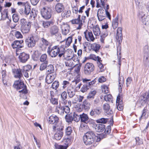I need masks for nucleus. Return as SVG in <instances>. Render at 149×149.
I'll return each mask as SVG.
<instances>
[{
	"instance_id": "f257e3e1",
	"label": "nucleus",
	"mask_w": 149,
	"mask_h": 149,
	"mask_svg": "<svg viewBox=\"0 0 149 149\" xmlns=\"http://www.w3.org/2000/svg\"><path fill=\"white\" fill-rule=\"evenodd\" d=\"M66 52L63 46H55L51 48L49 47L47 50L48 54L52 57H55L58 55L60 58L62 56L65 57Z\"/></svg>"
},
{
	"instance_id": "f03ea898",
	"label": "nucleus",
	"mask_w": 149,
	"mask_h": 149,
	"mask_svg": "<svg viewBox=\"0 0 149 149\" xmlns=\"http://www.w3.org/2000/svg\"><path fill=\"white\" fill-rule=\"evenodd\" d=\"M98 137L93 132H86L83 136V141L86 145H90L95 142Z\"/></svg>"
},
{
	"instance_id": "7ed1b4c3",
	"label": "nucleus",
	"mask_w": 149,
	"mask_h": 149,
	"mask_svg": "<svg viewBox=\"0 0 149 149\" xmlns=\"http://www.w3.org/2000/svg\"><path fill=\"white\" fill-rule=\"evenodd\" d=\"M13 86L17 90H19V93L26 94L28 93L26 86L20 80L15 81Z\"/></svg>"
},
{
	"instance_id": "20e7f679",
	"label": "nucleus",
	"mask_w": 149,
	"mask_h": 149,
	"mask_svg": "<svg viewBox=\"0 0 149 149\" xmlns=\"http://www.w3.org/2000/svg\"><path fill=\"white\" fill-rule=\"evenodd\" d=\"M20 24L21 25V31L23 33H28L31 27V23L27 22L26 19H21L20 21Z\"/></svg>"
},
{
	"instance_id": "39448f33",
	"label": "nucleus",
	"mask_w": 149,
	"mask_h": 149,
	"mask_svg": "<svg viewBox=\"0 0 149 149\" xmlns=\"http://www.w3.org/2000/svg\"><path fill=\"white\" fill-rule=\"evenodd\" d=\"M51 10L50 8L47 7H44L41 11L42 16L46 19H49L52 16Z\"/></svg>"
},
{
	"instance_id": "423d86ee",
	"label": "nucleus",
	"mask_w": 149,
	"mask_h": 149,
	"mask_svg": "<svg viewBox=\"0 0 149 149\" xmlns=\"http://www.w3.org/2000/svg\"><path fill=\"white\" fill-rule=\"evenodd\" d=\"M94 69L93 64L90 63H87L84 65V73L86 75H89Z\"/></svg>"
},
{
	"instance_id": "0eeeda50",
	"label": "nucleus",
	"mask_w": 149,
	"mask_h": 149,
	"mask_svg": "<svg viewBox=\"0 0 149 149\" xmlns=\"http://www.w3.org/2000/svg\"><path fill=\"white\" fill-rule=\"evenodd\" d=\"M25 42L27 46L29 48L34 47L36 44L35 37L32 36H29L25 40Z\"/></svg>"
},
{
	"instance_id": "6e6552de",
	"label": "nucleus",
	"mask_w": 149,
	"mask_h": 149,
	"mask_svg": "<svg viewBox=\"0 0 149 149\" xmlns=\"http://www.w3.org/2000/svg\"><path fill=\"white\" fill-rule=\"evenodd\" d=\"M31 11L30 6L28 5H26L19 9V12L22 15H28Z\"/></svg>"
},
{
	"instance_id": "1a4fd4ad",
	"label": "nucleus",
	"mask_w": 149,
	"mask_h": 149,
	"mask_svg": "<svg viewBox=\"0 0 149 149\" xmlns=\"http://www.w3.org/2000/svg\"><path fill=\"white\" fill-rule=\"evenodd\" d=\"M149 100V91L143 94L139 98L140 103L143 105Z\"/></svg>"
},
{
	"instance_id": "9d476101",
	"label": "nucleus",
	"mask_w": 149,
	"mask_h": 149,
	"mask_svg": "<svg viewBox=\"0 0 149 149\" xmlns=\"http://www.w3.org/2000/svg\"><path fill=\"white\" fill-rule=\"evenodd\" d=\"M62 30V33L64 35H66L69 32L70 27L66 23L62 22L60 24Z\"/></svg>"
},
{
	"instance_id": "9b49d317",
	"label": "nucleus",
	"mask_w": 149,
	"mask_h": 149,
	"mask_svg": "<svg viewBox=\"0 0 149 149\" xmlns=\"http://www.w3.org/2000/svg\"><path fill=\"white\" fill-rule=\"evenodd\" d=\"M12 72L15 77L18 78L19 80L23 77V74L20 69H13L12 70Z\"/></svg>"
},
{
	"instance_id": "f8f14e48",
	"label": "nucleus",
	"mask_w": 149,
	"mask_h": 149,
	"mask_svg": "<svg viewBox=\"0 0 149 149\" xmlns=\"http://www.w3.org/2000/svg\"><path fill=\"white\" fill-rule=\"evenodd\" d=\"M80 15H79L77 19H73L71 21L72 24H76L78 25V26L76 28L77 30L81 29L83 25V21L80 20Z\"/></svg>"
},
{
	"instance_id": "ddd939ff",
	"label": "nucleus",
	"mask_w": 149,
	"mask_h": 149,
	"mask_svg": "<svg viewBox=\"0 0 149 149\" xmlns=\"http://www.w3.org/2000/svg\"><path fill=\"white\" fill-rule=\"evenodd\" d=\"M56 76V72L48 74L45 79L46 82L48 84H51L54 80Z\"/></svg>"
},
{
	"instance_id": "4468645a",
	"label": "nucleus",
	"mask_w": 149,
	"mask_h": 149,
	"mask_svg": "<svg viewBox=\"0 0 149 149\" xmlns=\"http://www.w3.org/2000/svg\"><path fill=\"white\" fill-rule=\"evenodd\" d=\"M29 55L24 52L20 53L19 58L20 62L24 63L26 62L29 58Z\"/></svg>"
},
{
	"instance_id": "2eb2a0df",
	"label": "nucleus",
	"mask_w": 149,
	"mask_h": 149,
	"mask_svg": "<svg viewBox=\"0 0 149 149\" xmlns=\"http://www.w3.org/2000/svg\"><path fill=\"white\" fill-rule=\"evenodd\" d=\"M97 16L100 21L106 18V16L104 10L102 9H98L97 12Z\"/></svg>"
},
{
	"instance_id": "dca6fc26",
	"label": "nucleus",
	"mask_w": 149,
	"mask_h": 149,
	"mask_svg": "<svg viewBox=\"0 0 149 149\" xmlns=\"http://www.w3.org/2000/svg\"><path fill=\"white\" fill-rule=\"evenodd\" d=\"M85 38L89 42H93L95 38L91 31H87L84 33Z\"/></svg>"
},
{
	"instance_id": "f3484780",
	"label": "nucleus",
	"mask_w": 149,
	"mask_h": 149,
	"mask_svg": "<svg viewBox=\"0 0 149 149\" xmlns=\"http://www.w3.org/2000/svg\"><path fill=\"white\" fill-rule=\"evenodd\" d=\"M122 30V29L120 27H118L117 29L116 38L119 44H120V42H122L123 39Z\"/></svg>"
},
{
	"instance_id": "a211bd4d",
	"label": "nucleus",
	"mask_w": 149,
	"mask_h": 149,
	"mask_svg": "<svg viewBox=\"0 0 149 149\" xmlns=\"http://www.w3.org/2000/svg\"><path fill=\"white\" fill-rule=\"evenodd\" d=\"M23 40L18 41L16 40L14 41L11 44V46L12 47L14 48H20L23 47Z\"/></svg>"
},
{
	"instance_id": "6ab92c4d",
	"label": "nucleus",
	"mask_w": 149,
	"mask_h": 149,
	"mask_svg": "<svg viewBox=\"0 0 149 149\" xmlns=\"http://www.w3.org/2000/svg\"><path fill=\"white\" fill-rule=\"evenodd\" d=\"M102 109L100 107H97L92 109L90 112V115L91 116H95L96 115H99L101 113Z\"/></svg>"
},
{
	"instance_id": "aec40b11",
	"label": "nucleus",
	"mask_w": 149,
	"mask_h": 149,
	"mask_svg": "<svg viewBox=\"0 0 149 149\" xmlns=\"http://www.w3.org/2000/svg\"><path fill=\"white\" fill-rule=\"evenodd\" d=\"M40 24L45 29H47L49 26L54 25V22L52 20L41 21Z\"/></svg>"
},
{
	"instance_id": "412c9836",
	"label": "nucleus",
	"mask_w": 149,
	"mask_h": 149,
	"mask_svg": "<svg viewBox=\"0 0 149 149\" xmlns=\"http://www.w3.org/2000/svg\"><path fill=\"white\" fill-rule=\"evenodd\" d=\"M80 121L85 124H87L90 121V119L88 115L85 113L80 114Z\"/></svg>"
},
{
	"instance_id": "4be33fe9",
	"label": "nucleus",
	"mask_w": 149,
	"mask_h": 149,
	"mask_svg": "<svg viewBox=\"0 0 149 149\" xmlns=\"http://www.w3.org/2000/svg\"><path fill=\"white\" fill-rule=\"evenodd\" d=\"M59 31L58 27L55 25L51 26L49 29V32L52 36L56 35Z\"/></svg>"
},
{
	"instance_id": "5701e85b",
	"label": "nucleus",
	"mask_w": 149,
	"mask_h": 149,
	"mask_svg": "<svg viewBox=\"0 0 149 149\" xmlns=\"http://www.w3.org/2000/svg\"><path fill=\"white\" fill-rule=\"evenodd\" d=\"M67 92L68 97L70 98H72L75 95V91L74 89L72 87L70 86L67 88Z\"/></svg>"
},
{
	"instance_id": "b1692460",
	"label": "nucleus",
	"mask_w": 149,
	"mask_h": 149,
	"mask_svg": "<svg viewBox=\"0 0 149 149\" xmlns=\"http://www.w3.org/2000/svg\"><path fill=\"white\" fill-rule=\"evenodd\" d=\"M58 118L56 115L50 116L48 119L49 122L52 124H56L58 121Z\"/></svg>"
},
{
	"instance_id": "393cba45",
	"label": "nucleus",
	"mask_w": 149,
	"mask_h": 149,
	"mask_svg": "<svg viewBox=\"0 0 149 149\" xmlns=\"http://www.w3.org/2000/svg\"><path fill=\"white\" fill-rule=\"evenodd\" d=\"M64 8L62 3H58L55 6V9L57 13H60L63 12Z\"/></svg>"
},
{
	"instance_id": "a878e982",
	"label": "nucleus",
	"mask_w": 149,
	"mask_h": 149,
	"mask_svg": "<svg viewBox=\"0 0 149 149\" xmlns=\"http://www.w3.org/2000/svg\"><path fill=\"white\" fill-rule=\"evenodd\" d=\"M103 109L107 114H111L113 113V111L111 109L108 104L105 103L103 106Z\"/></svg>"
},
{
	"instance_id": "bb28decb",
	"label": "nucleus",
	"mask_w": 149,
	"mask_h": 149,
	"mask_svg": "<svg viewBox=\"0 0 149 149\" xmlns=\"http://www.w3.org/2000/svg\"><path fill=\"white\" fill-rule=\"evenodd\" d=\"M92 30L95 36H98L100 35L101 31L98 25L93 26L92 28Z\"/></svg>"
},
{
	"instance_id": "cd10ccee",
	"label": "nucleus",
	"mask_w": 149,
	"mask_h": 149,
	"mask_svg": "<svg viewBox=\"0 0 149 149\" xmlns=\"http://www.w3.org/2000/svg\"><path fill=\"white\" fill-rule=\"evenodd\" d=\"M120 96L118 95L116 101V106L118 110L121 111L123 109V106L122 104V102L120 101Z\"/></svg>"
},
{
	"instance_id": "c85d7f7f",
	"label": "nucleus",
	"mask_w": 149,
	"mask_h": 149,
	"mask_svg": "<svg viewBox=\"0 0 149 149\" xmlns=\"http://www.w3.org/2000/svg\"><path fill=\"white\" fill-rule=\"evenodd\" d=\"M67 94L66 91H64L62 93L61 95V102L64 104H66L67 103V100L66 99L67 98Z\"/></svg>"
},
{
	"instance_id": "c756f323",
	"label": "nucleus",
	"mask_w": 149,
	"mask_h": 149,
	"mask_svg": "<svg viewBox=\"0 0 149 149\" xmlns=\"http://www.w3.org/2000/svg\"><path fill=\"white\" fill-rule=\"evenodd\" d=\"M105 128V126L103 124L96 125L95 129L97 132H101L103 131Z\"/></svg>"
},
{
	"instance_id": "7c9ffc66",
	"label": "nucleus",
	"mask_w": 149,
	"mask_h": 149,
	"mask_svg": "<svg viewBox=\"0 0 149 149\" xmlns=\"http://www.w3.org/2000/svg\"><path fill=\"white\" fill-rule=\"evenodd\" d=\"M82 107L84 110H88L90 108V103L85 100L83 102Z\"/></svg>"
},
{
	"instance_id": "2f4dec72",
	"label": "nucleus",
	"mask_w": 149,
	"mask_h": 149,
	"mask_svg": "<svg viewBox=\"0 0 149 149\" xmlns=\"http://www.w3.org/2000/svg\"><path fill=\"white\" fill-rule=\"evenodd\" d=\"M72 38L71 36H70L66 40H65V45L63 44L61 45V46H63L64 47V48L65 50V48L67 47H68L70 45V44L72 42Z\"/></svg>"
},
{
	"instance_id": "473e14b6",
	"label": "nucleus",
	"mask_w": 149,
	"mask_h": 149,
	"mask_svg": "<svg viewBox=\"0 0 149 149\" xmlns=\"http://www.w3.org/2000/svg\"><path fill=\"white\" fill-rule=\"evenodd\" d=\"M73 140V138L72 136H70L68 137L65 138L63 140V142L65 144L66 146H68V145L70 144Z\"/></svg>"
},
{
	"instance_id": "72a5a7b5",
	"label": "nucleus",
	"mask_w": 149,
	"mask_h": 149,
	"mask_svg": "<svg viewBox=\"0 0 149 149\" xmlns=\"http://www.w3.org/2000/svg\"><path fill=\"white\" fill-rule=\"evenodd\" d=\"M63 132L59 131H57L56 133L54 134L55 138L57 140H60L63 136Z\"/></svg>"
},
{
	"instance_id": "f704fd0d",
	"label": "nucleus",
	"mask_w": 149,
	"mask_h": 149,
	"mask_svg": "<svg viewBox=\"0 0 149 149\" xmlns=\"http://www.w3.org/2000/svg\"><path fill=\"white\" fill-rule=\"evenodd\" d=\"M100 47L99 44L95 43L92 44L91 46V48L97 53L99 52Z\"/></svg>"
},
{
	"instance_id": "c9c22d12",
	"label": "nucleus",
	"mask_w": 149,
	"mask_h": 149,
	"mask_svg": "<svg viewBox=\"0 0 149 149\" xmlns=\"http://www.w3.org/2000/svg\"><path fill=\"white\" fill-rule=\"evenodd\" d=\"M46 70L47 72V74L55 72H54V68L52 65L50 64L47 66Z\"/></svg>"
},
{
	"instance_id": "e433bc0d",
	"label": "nucleus",
	"mask_w": 149,
	"mask_h": 149,
	"mask_svg": "<svg viewBox=\"0 0 149 149\" xmlns=\"http://www.w3.org/2000/svg\"><path fill=\"white\" fill-rule=\"evenodd\" d=\"M65 65L67 66L71 67V68L74 67L76 65L77 63H74V62H72V60H67L65 62Z\"/></svg>"
},
{
	"instance_id": "4c0bfd02",
	"label": "nucleus",
	"mask_w": 149,
	"mask_h": 149,
	"mask_svg": "<svg viewBox=\"0 0 149 149\" xmlns=\"http://www.w3.org/2000/svg\"><path fill=\"white\" fill-rule=\"evenodd\" d=\"M38 14L37 10L33 8L31 10V11L30 13V19H34L37 16Z\"/></svg>"
},
{
	"instance_id": "58836bf2",
	"label": "nucleus",
	"mask_w": 149,
	"mask_h": 149,
	"mask_svg": "<svg viewBox=\"0 0 149 149\" xmlns=\"http://www.w3.org/2000/svg\"><path fill=\"white\" fill-rule=\"evenodd\" d=\"M148 105L149 107V104ZM149 113V111L147 109V107H144L143 110V112L142 115L141 117V118L142 117H144L145 118L148 117Z\"/></svg>"
},
{
	"instance_id": "ea45409f",
	"label": "nucleus",
	"mask_w": 149,
	"mask_h": 149,
	"mask_svg": "<svg viewBox=\"0 0 149 149\" xmlns=\"http://www.w3.org/2000/svg\"><path fill=\"white\" fill-rule=\"evenodd\" d=\"M64 108L63 106H59L56 107V111L60 115H63L64 114Z\"/></svg>"
},
{
	"instance_id": "a19ab883",
	"label": "nucleus",
	"mask_w": 149,
	"mask_h": 149,
	"mask_svg": "<svg viewBox=\"0 0 149 149\" xmlns=\"http://www.w3.org/2000/svg\"><path fill=\"white\" fill-rule=\"evenodd\" d=\"M118 18L116 17L113 21L112 26L114 29H116L118 25Z\"/></svg>"
},
{
	"instance_id": "79ce46f5",
	"label": "nucleus",
	"mask_w": 149,
	"mask_h": 149,
	"mask_svg": "<svg viewBox=\"0 0 149 149\" xmlns=\"http://www.w3.org/2000/svg\"><path fill=\"white\" fill-rule=\"evenodd\" d=\"M108 120V119L107 118H101L96 120L95 121L97 123L104 124L106 123Z\"/></svg>"
},
{
	"instance_id": "37998d69",
	"label": "nucleus",
	"mask_w": 149,
	"mask_h": 149,
	"mask_svg": "<svg viewBox=\"0 0 149 149\" xmlns=\"http://www.w3.org/2000/svg\"><path fill=\"white\" fill-rule=\"evenodd\" d=\"M119 91H120H120H121V89L123 86V84L124 83V78L123 76L120 77L119 79Z\"/></svg>"
},
{
	"instance_id": "c03bdc74",
	"label": "nucleus",
	"mask_w": 149,
	"mask_h": 149,
	"mask_svg": "<svg viewBox=\"0 0 149 149\" xmlns=\"http://www.w3.org/2000/svg\"><path fill=\"white\" fill-rule=\"evenodd\" d=\"M96 93V91L95 90H92L88 94V95L87 96V98L88 99L93 98Z\"/></svg>"
},
{
	"instance_id": "a18cd8bd",
	"label": "nucleus",
	"mask_w": 149,
	"mask_h": 149,
	"mask_svg": "<svg viewBox=\"0 0 149 149\" xmlns=\"http://www.w3.org/2000/svg\"><path fill=\"white\" fill-rule=\"evenodd\" d=\"M73 120L76 122H78L80 119V114L78 115L74 113L73 114Z\"/></svg>"
},
{
	"instance_id": "49530a36",
	"label": "nucleus",
	"mask_w": 149,
	"mask_h": 149,
	"mask_svg": "<svg viewBox=\"0 0 149 149\" xmlns=\"http://www.w3.org/2000/svg\"><path fill=\"white\" fill-rule=\"evenodd\" d=\"M108 35V33L106 31L104 33H102L100 36V41L102 43L104 42V40L106 37Z\"/></svg>"
},
{
	"instance_id": "de8ad7c7",
	"label": "nucleus",
	"mask_w": 149,
	"mask_h": 149,
	"mask_svg": "<svg viewBox=\"0 0 149 149\" xmlns=\"http://www.w3.org/2000/svg\"><path fill=\"white\" fill-rule=\"evenodd\" d=\"M56 128L57 131H59L61 132H63V129L64 128L62 124H59L56 127L54 126L53 127V129L55 130Z\"/></svg>"
},
{
	"instance_id": "09e8293b",
	"label": "nucleus",
	"mask_w": 149,
	"mask_h": 149,
	"mask_svg": "<svg viewBox=\"0 0 149 149\" xmlns=\"http://www.w3.org/2000/svg\"><path fill=\"white\" fill-rule=\"evenodd\" d=\"M71 14V12L70 10L67 11H65L61 14L62 17H63L64 18H67L69 17Z\"/></svg>"
},
{
	"instance_id": "8fccbe9b",
	"label": "nucleus",
	"mask_w": 149,
	"mask_h": 149,
	"mask_svg": "<svg viewBox=\"0 0 149 149\" xmlns=\"http://www.w3.org/2000/svg\"><path fill=\"white\" fill-rule=\"evenodd\" d=\"M89 58L91 59L97 61H101V58L98 56L96 57L95 55L91 54L89 56Z\"/></svg>"
},
{
	"instance_id": "3c124183",
	"label": "nucleus",
	"mask_w": 149,
	"mask_h": 149,
	"mask_svg": "<svg viewBox=\"0 0 149 149\" xmlns=\"http://www.w3.org/2000/svg\"><path fill=\"white\" fill-rule=\"evenodd\" d=\"M66 121L68 122H71L73 120V116L70 114H67L65 116Z\"/></svg>"
},
{
	"instance_id": "603ef678",
	"label": "nucleus",
	"mask_w": 149,
	"mask_h": 149,
	"mask_svg": "<svg viewBox=\"0 0 149 149\" xmlns=\"http://www.w3.org/2000/svg\"><path fill=\"white\" fill-rule=\"evenodd\" d=\"M59 82L58 81H55L52 84V88L53 89L56 90L59 86Z\"/></svg>"
},
{
	"instance_id": "864d4df0",
	"label": "nucleus",
	"mask_w": 149,
	"mask_h": 149,
	"mask_svg": "<svg viewBox=\"0 0 149 149\" xmlns=\"http://www.w3.org/2000/svg\"><path fill=\"white\" fill-rule=\"evenodd\" d=\"M143 53L144 55H149V47L148 45L144 47Z\"/></svg>"
},
{
	"instance_id": "5fc2aeb1",
	"label": "nucleus",
	"mask_w": 149,
	"mask_h": 149,
	"mask_svg": "<svg viewBox=\"0 0 149 149\" xmlns=\"http://www.w3.org/2000/svg\"><path fill=\"white\" fill-rule=\"evenodd\" d=\"M47 56L46 54H42L40 56V61L41 62H45L47 63L46 61Z\"/></svg>"
},
{
	"instance_id": "6e6d98bb",
	"label": "nucleus",
	"mask_w": 149,
	"mask_h": 149,
	"mask_svg": "<svg viewBox=\"0 0 149 149\" xmlns=\"http://www.w3.org/2000/svg\"><path fill=\"white\" fill-rule=\"evenodd\" d=\"M54 146L56 149H67L68 148L67 146L59 145L57 144H55Z\"/></svg>"
},
{
	"instance_id": "4d7b16f0",
	"label": "nucleus",
	"mask_w": 149,
	"mask_h": 149,
	"mask_svg": "<svg viewBox=\"0 0 149 149\" xmlns=\"http://www.w3.org/2000/svg\"><path fill=\"white\" fill-rule=\"evenodd\" d=\"M88 129V126L87 124L82 123L81 124L80 129L81 130H82V132L83 131V130L84 131H86Z\"/></svg>"
},
{
	"instance_id": "13d9d810",
	"label": "nucleus",
	"mask_w": 149,
	"mask_h": 149,
	"mask_svg": "<svg viewBox=\"0 0 149 149\" xmlns=\"http://www.w3.org/2000/svg\"><path fill=\"white\" fill-rule=\"evenodd\" d=\"M89 89V87L86 84L83 85L81 89V91L83 93L86 92Z\"/></svg>"
},
{
	"instance_id": "bf43d9fd",
	"label": "nucleus",
	"mask_w": 149,
	"mask_h": 149,
	"mask_svg": "<svg viewBox=\"0 0 149 149\" xmlns=\"http://www.w3.org/2000/svg\"><path fill=\"white\" fill-rule=\"evenodd\" d=\"M72 131V130L71 127H68L65 129V134L66 135L69 136L71 134Z\"/></svg>"
},
{
	"instance_id": "052dcab7",
	"label": "nucleus",
	"mask_w": 149,
	"mask_h": 149,
	"mask_svg": "<svg viewBox=\"0 0 149 149\" xmlns=\"http://www.w3.org/2000/svg\"><path fill=\"white\" fill-rule=\"evenodd\" d=\"M101 89L102 92L104 93H107L109 92V90L108 87L105 85H103L101 86Z\"/></svg>"
},
{
	"instance_id": "680f3d73",
	"label": "nucleus",
	"mask_w": 149,
	"mask_h": 149,
	"mask_svg": "<svg viewBox=\"0 0 149 149\" xmlns=\"http://www.w3.org/2000/svg\"><path fill=\"white\" fill-rule=\"evenodd\" d=\"M32 68V67L31 65H27L26 66H24L23 69V72H24L26 71H29Z\"/></svg>"
},
{
	"instance_id": "e2e57ef3",
	"label": "nucleus",
	"mask_w": 149,
	"mask_h": 149,
	"mask_svg": "<svg viewBox=\"0 0 149 149\" xmlns=\"http://www.w3.org/2000/svg\"><path fill=\"white\" fill-rule=\"evenodd\" d=\"M105 101H112V97L110 94L107 95H105L104 97Z\"/></svg>"
},
{
	"instance_id": "0e129e2a",
	"label": "nucleus",
	"mask_w": 149,
	"mask_h": 149,
	"mask_svg": "<svg viewBox=\"0 0 149 149\" xmlns=\"http://www.w3.org/2000/svg\"><path fill=\"white\" fill-rule=\"evenodd\" d=\"M97 63L98 67H99L100 70V72H102L104 71V69L103 68L104 67L103 64L101 62L102 61H98Z\"/></svg>"
},
{
	"instance_id": "69168bd1",
	"label": "nucleus",
	"mask_w": 149,
	"mask_h": 149,
	"mask_svg": "<svg viewBox=\"0 0 149 149\" xmlns=\"http://www.w3.org/2000/svg\"><path fill=\"white\" fill-rule=\"evenodd\" d=\"M15 36L17 38H23V36L21 33L17 31L15 32Z\"/></svg>"
},
{
	"instance_id": "338daca9",
	"label": "nucleus",
	"mask_w": 149,
	"mask_h": 149,
	"mask_svg": "<svg viewBox=\"0 0 149 149\" xmlns=\"http://www.w3.org/2000/svg\"><path fill=\"white\" fill-rule=\"evenodd\" d=\"M12 18L13 22L15 23L18 22L19 19L18 15L16 14H13L12 16Z\"/></svg>"
},
{
	"instance_id": "774afa93",
	"label": "nucleus",
	"mask_w": 149,
	"mask_h": 149,
	"mask_svg": "<svg viewBox=\"0 0 149 149\" xmlns=\"http://www.w3.org/2000/svg\"><path fill=\"white\" fill-rule=\"evenodd\" d=\"M143 61L146 65L149 63V55H144Z\"/></svg>"
}]
</instances>
